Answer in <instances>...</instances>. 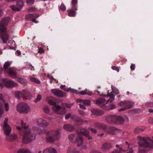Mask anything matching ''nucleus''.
Instances as JSON below:
<instances>
[{
  "instance_id": "obj_1",
  "label": "nucleus",
  "mask_w": 153,
  "mask_h": 153,
  "mask_svg": "<svg viewBox=\"0 0 153 153\" xmlns=\"http://www.w3.org/2000/svg\"><path fill=\"white\" fill-rule=\"evenodd\" d=\"M21 127L17 126L16 128L20 131V133L23 132L22 142L24 144H28L34 140L36 137L35 134L31 131L28 129V126L22 121L21 122Z\"/></svg>"
},
{
  "instance_id": "obj_2",
  "label": "nucleus",
  "mask_w": 153,
  "mask_h": 153,
  "mask_svg": "<svg viewBox=\"0 0 153 153\" xmlns=\"http://www.w3.org/2000/svg\"><path fill=\"white\" fill-rule=\"evenodd\" d=\"M45 134L46 142L51 144L57 141L60 137V130L59 129L47 131Z\"/></svg>"
},
{
  "instance_id": "obj_3",
  "label": "nucleus",
  "mask_w": 153,
  "mask_h": 153,
  "mask_svg": "<svg viewBox=\"0 0 153 153\" xmlns=\"http://www.w3.org/2000/svg\"><path fill=\"white\" fill-rule=\"evenodd\" d=\"M10 18L9 17L4 18L1 20L0 25V36L2 37L4 43H5L9 39V36L7 34L6 26L8 25Z\"/></svg>"
},
{
  "instance_id": "obj_4",
  "label": "nucleus",
  "mask_w": 153,
  "mask_h": 153,
  "mask_svg": "<svg viewBox=\"0 0 153 153\" xmlns=\"http://www.w3.org/2000/svg\"><path fill=\"white\" fill-rule=\"evenodd\" d=\"M138 140L137 144L140 146L149 149H153V137H137Z\"/></svg>"
},
{
  "instance_id": "obj_5",
  "label": "nucleus",
  "mask_w": 153,
  "mask_h": 153,
  "mask_svg": "<svg viewBox=\"0 0 153 153\" xmlns=\"http://www.w3.org/2000/svg\"><path fill=\"white\" fill-rule=\"evenodd\" d=\"M16 109L20 114H27L30 110V106L25 102L19 103L16 106Z\"/></svg>"
},
{
  "instance_id": "obj_6",
  "label": "nucleus",
  "mask_w": 153,
  "mask_h": 153,
  "mask_svg": "<svg viewBox=\"0 0 153 153\" xmlns=\"http://www.w3.org/2000/svg\"><path fill=\"white\" fill-rule=\"evenodd\" d=\"M18 85L17 83L13 81L6 78H0V88H2L4 86L7 87H12L17 86Z\"/></svg>"
},
{
  "instance_id": "obj_7",
  "label": "nucleus",
  "mask_w": 153,
  "mask_h": 153,
  "mask_svg": "<svg viewBox=\"0 0 153 153\" xmlns=\"http://www.w3.org/2000/svg\"><path fill=\"white\" fill-rule=\"evenodd\" d=\"M84 140L82 136L77 135V136L74 143L76 144L78 147H81V148L82 149H85L86 148L85 145H83Z\"/></svg>"
},
{
  "instance_id": "obj_8",
  "label": "nucleus",
  "mask_w": 153,
  "mask_h": 153,
  "mask_svg": "<svg viewBox=\"0 0 153 153\" xmlns=\"http://www.w3.org/2000/svg\"><path fill=\"white\" fill-rule=\"evenodd\" d=\"M52 111L59 114H64L66 113V111L65 108L59 105H55L52 108Z\"/></svg>"
},
{
  "instance_id": "obj_9",
  "label": "nucleus",
  "mask_w": 153,
  "mask_h": 153,
  "mask_svg": "<svg viewBox=\"0 0 153 153\" xmlns=\"http://www.w3.org/2000/svg\"><path fill=\"white\" fill-rule=\"evenodd\" d=\"M8 118H6L3 126L4 133L6 135L10 134L12 130L11 128L8 124Z\"/></svg>"
},
{
  "instance_id": "obj_10",
  "label": "nucleus",
  "mask_w": 153,
  "mask_h": 153,
  "mask_svg": "<svg viewBox=\"0 0 153 153\" xmlns=\"http://www.w3.org/2000/svg\"><path fill=\"white\" fill-rule=\"evenodd\" d=\"M12 62L11 61H7L3 65V68H0V75L2 73L3 71L6 73H8L10 70L12 69L10 66L12 64Z\"/></svg>"
},
{
  "instance_id": "obj_11",
  "label": "nucleus",
  "mask_w": 153,
  "mask_h": 153,
  "mask_svg": "<svg viewBox=\"0 0 153 153\" xmlns=\"http://www.w3.org/2000/svg\"><path fill=\"white\" fill-rule=\"evenodd\" d=\"M51 92L54 95L60 97H63L66 96V93L65 92L57 89H53L51 90Z\"/></svg>"
},
{
  "instance_id": "obj_12",
  "label": "nucleus",
  "mask_w": 153,
  "mask_h": 153,
  "mask_svg": "<svg viewBox=\"0 0 153 153\" xmlns=\"http://www.w3.org/2000/svg\"><path fill=\"white\" fill-rule=\"evenodd\" d=\"M117 115H109L105 118L106 121L110 124H116Z\"/></svg>"
},
{
  "instance_id": "obj_13",
  "label": "nucleus",
  "mask_w": 153,
  "mask_h": 153,
  "mask_svg": "<svg viewBox=\"0 0 153 153\" xmlns=\"http://www.w3.org/2000/svg\"><path fill=\"white\" fill-rule=\"evenodd\" d=\"M24 5L23 2L22 1H19L17 3L16 6L14 5H12L10 7L13 10L15 11H19L20 10Z\"/></svg>"
},
{
  "instance_id": "obj_14",
  "label": "nucleus",
  "mask_w": 153,
  "mask_h": 153,
  "mask_svg": "<svg viewBox=\"0 0 153 153\" xmlns=\"http://www.w3.org/2000/svg\"><path fill=\"white\" fill-rule=\"evenodd\" d=\"M36 122L37 125L41 127H47L49 125L48 123L46 120L41 118L37 120Z\"/></svg>"
},
{
  "instance_id": "obj_15",
  "label": "nucleus",
  "mask_w": 153,
  "mask_h": 153,
  "mask_svg": "<svg viewBox=\"0 0 153 153\" xmlns=\"http://www.w3.org/2000/svg\"><path fill=\"white\" fill-rule=\"evenodd\" d=\"M118 105L122 107H128L131 108V107L133 105L134 102L132 101L126 100L121 101L118 104Z\"/></svg>"
},
{
  "instance_id": "obj_16",
  "label": "nucleus",
  "mask_w": 153,
  "mask_h": 153,
  "mask_svg": "<svg viewBox=\"0 0 153 153\" xmlns=\"http://www.w3.org/2000/svg\"><path fill=\"white\" fill-rule=\"evenodd\" d=\"M117 119L116 124H122L124 123L125 121L127 122L129 121L128 118L126 116L121 117L120 116H117Z\"/></svg>"
},
{
  "instance_id": "obj_17",
  "label": "nucleus",
  "mask_w": 153,
  "mask_h": 153,
  "mask_svg": "<svg viewBox=\"0 0 153 153\" xmlns=\"http://www.w3.org/2000/svg\"><path fill=\"white\" fill-rule=\"evenodd\" d=\"M108 102H106L104 98H100L98 99L95 101V103L97 105H100L101 107L104 108L105 107L106 104H107Z\"/></svg>"
},
{
  "instance_id": "obj_18",
  "label": "nucleus",
  "mask_w": 153,
  "mask_h": 153,
  "mask_svg": "<svg viewBox=\"0 0 153 153\" xmlns=\"http://www.w3.org/2000/svg\"><path fill=\"white\" fill-rule=\"evenodd\" d=\"M22 91L23 99L25 100L30 99L32 98V95L29 91L26 89H25Z\"/></svg>"
},
{
  "instance_id": "obj_19",
  "label": "nucleus",
  "mask_w": 153,
  "mask_h": 153,
  "mask_svg": "<svg viewBox=\"0 0 153 153\" xmlns=\"http://www.w3.org/2000/svg\"><path fill=\"white\" fill-rule=\"evenodd\" d=\"M17 138V135L15 134H12L10 135H7L6 139L9 142H12L16 139Z\"/></svg>"
},
{
  "instance_id": "obj_20",
  "label": "nucleus",
  "mask_w": 153,
  "mask_h": 153,
  "mask_svg": "<svg viewBox=\"0 0 153 153\" xmlns=\"http://www.w3.org/2000/svg\"><path fill=\"white\" fill-rule=\"evenodd\" d=\"M111 148L112 146L111 143H105L102 145L101 149L103 151H106L110 149Z\"/></svg>"
},
{
  "instance_id": "obj_21",
  "label": "nucleus",
  "mask_w": 153,
  "mask_h": 153,
  "mask_svg": "<svg viewBox=\"0 0 153 153\" xmlns=\"http://www.w3.org/2000/svg\"><path fill=\"white\" fill-rule=\"evenodd\" d=\"M90 133L89 131L87 129L85 128H81L80 130H78L76 131L78 134H82L85 136H86Z\"/></svg>"
},
{
  "instance_id": "obj_22",
  "label": "nucleus",
  "mask_w": 153,
  "mask_h": 153,
  "mask_svg": "<svg viewBox=\"0 0 153 153\" xmlns=\"http://www.w3.org/2000/svg\"><path fill=\"white\" fill-rule=\"evenodd\" d=\"M94 126L96 128H99L100 129L106 131L108 128L106 125L100 123H95L94 124Z\"/></svg>"
},
{
  "instance_id": "obj_23",
  "label": "nucleus",
  "mask_w": 153,
  "mask_h": 153,
  "mask_svg": "<svg viewBox=\"0 0 153 153\" xmlns=\"http://www.w3.org/2000/svg\"><path fill=\"white\" fill-rule=\"evenodd\" d=\"M43 153H57V152L56 150L53 148H48L44 149Z\"/></svg>"
},
{
  "instance_id": "obj_24",
  "label": "nucleus",
  "mask_w": 153,
  "mask_h": 153,
  "mask_svg": "<svg viewBox=\"0 0 153 153\" xmlns=\"http://www.w3.org/2000/svg\"><path fill=\"white\" fill-rule=\"evenodd\" d=\"M63 128L66 131H71L74 129V127L72 125L69 124H65L63 126Z\"/></svg>"
},
{
  "instance_id": "obj_25",
  "label": "nucleus",
  "mask_w": 153,
  "mask_h": 153,
  "mask_svg": "<svg viewBox=\"0 0 153 153\" xmlns=\"http://www.w3.org/2000/svg\"><path fill=\"white\" fill-rule=\"evenodd\" d=\"M117 130V129L115 128L112 126H110L107 128L106 131L110 134H114Z\"/></svg>"
},
{
  "instance_id": "obj_26",
  "label": "nucleus",
  "mask_w": 153,
  "mask_h": 153,
  "mask_svg": "<svg viewBox=\"0 0 153 153\" xmlns=\"http://www.w3.org/2000/svg\"><path fill=\"white\" fill-rule=\"evenodd\" d=\"M77 136V135L72 134H70L68 136V139L70 142L74 143Z\"/></svg>"
},
{
  "instance_id": "obj_27",
  "label": "nucleus",
  "mask_w": 153,
  "mask_h": 153,
  "mask_svg": "<svg viewBox=\"0 0 153 153\" xmlns=\"http://www.w3.org/2000/svg\"><path fill=\"white\" fill-rule=\"evenodd\" d=\"M65 85H62L60 86V88L62 89H64V91L67 92H69L71 93H76L77 91V90L70 88H65Z\"/></svg>"
},
{
  "instance_id": "obj_28",
  "label": "nucleus",
  "mask_w": 153,
  "mask_h": 153,
  "mask_svg": "<svg viewBox=\"0 0 153 153\" xmlns=\"http://www.w3.org/2000/svg\"><path fill=\"white\" fill-rule=\"evenodd\" d=\"M103 96L105 97H109L110 99L107 100V102H109L110 101L111 102L113 101L114 100V97L115 96L112 93H109L108 92L107 93V95L106 96L105 95H102Z\"/></svg>"
},
{
  "instance_id": "obj_29",
  "label": "nucleus",
  "mask_w": 153,
  "mask_h": 153,
  "mask_svg": "<svg viewBox=\"0 0 153 153\" xmlns=\"http://www.w3.org/2000/svg\"><path fill=\"white\" fill-rule=\"evenodd\" d=\"M17 153H32L30 151L29 149L23 148L19 149L17 151Z\"/></svg>"
},
{
  "instance_id": "obj_30",
  "label": "nucleus",
  "mask_w": 153,
  "mask_h": 153,
  "mask_svg": "<svg viewBox=\"0 0 153 153\" xmlns=\"http://www.w3.org/2000/svg\"><path fill=\"white\" fill-rule=\"evenodd\" d=\"M16 97L19 100L21 99L22 97L23 98V91H16L15 94Z\"/></svg>"
},
{
  "instance_id": "obj_31",
  "label": "nucleus",
  "mask_w": 153,
  "mask_h": 153,
  "mask_svg": "<svg viewBox=\"0 0 153 153\" xmlns=\"http://www.w3.org/2000/svg\"><path fill=\"white\" fill-rule=\"evenodd\" d=\"M74 120L76 122L78 123L79 124L84 123L86 124H88L89 123V122L88 120H85L78 119Z\"/></svg>"
},
{
  "instance_id": "obj_32",
  "label": "nucleus",
  "mask_w": 153,
  "mask_h": 153,
  "mask_svg": "<svg viewBox=\"0 0 153 153\" xmlns=\"http://www.w3.org/2000/svg\"><path fill=\"white\" fill-rule=\"evenodd\" d=\"M73 10V9H70L68 10V15L71 17H74L76 16V10Z\"/></svg>"
},
{
  "instance_id": "obj_33",
  "label": "nucleus",
  "mask_w": 153,
  "mask_h": 153,
  "mask_svg": "<svg viewBox=\"0 0 153 153\" xmlns=\"http://www.w3.org/2000/svg\"><path fill=\"white\" fill-rule=\"evenodd\" d=\"M78 3L77 0H72V6L73 9L74 10H76L78 9V7L77 5Z\"/></svg>"
},
{
  "instance_id": "obj_34",
  "label": "nucleus",
  "mask_w": 153,
  "mask_h": 153,
  "mask_svg": "<svg viewBox=\"0 0 153 153\" xmlns=\"http://www.w3.org/2000/svg\"><path fill=\"white\" fill-rule=\"evenodd\" d=\"M145 128L143 127H138L136 128L134 130V132L135 133H140L144 131Z\"/></svg>"
},
{
  "instance_id": "obj_35",
  "label": "nucleus",
  "mask_w": 153,
  "mask_h": 153,
  "mask_svg": "<svg viewBox=\"0 0 153 153\" xmlns=\"http://www.w3.org/2000/svg\"><path fill=\"white\" fill-rule=\"evenodd\" d=\"M10 76L13 78H15L17 77V75L16 73H15L12 69L10 70L8 72Z\"/></svg>"
},
{
  "instance_id": "obj_36",
  "label": "nucleus",
  "mask_w": 153,
  "mask_h": 153,
  "mask_svg": "<svg viewBox=\"0 0 153 153\" xmlns=\"http://www.w3.org/2000/svg\"><path fill=\"white\" fill-rule=\"evenodd\" d=\"M79 94L82 95L87 94L89 96H91L93 94V93L90 91H89L87 90L82 91L79 92Z\"/></svg>"
},
{
  "instance_id": "obj_37",
  "label": "nucleus",
  "mask_w": 153,
  "mask_h": 153,
  "mask_svg": "<svg viewBox=\"0 0 153 153\" xmlns=\"http://www.w3.org/2000/svg\"><path fill=\"white\" fill-rule=\"evenodd\" d=\"M47 100L48 103L49 104L54 105V106L56 105V103L55 102V100L54 98L51 97L48 100V99Z\"/></svg>"
},
{
  "instance_id": "obj_38",
  "label": "nucleus",
  "mask_w": 153,
  "mask_h": 153,
  "mask_svg": "<svg viewBox=\"0 0 153 153\" xmlns=\"http://www.w3.org/2000/svg\"><path fill=\"white\" fill-rule=\"evenodd\" d=\"M17 80L24 86H25L27 85V82L25 79L21 78H18Z\"/></svg>"
},
{
  "instance_id": "obj_39",
  "label": "nucleus",
  "mask_w": 153,
  "mask_h": 153,
  "mask_svg": "<svg viewBox=\"0 0 153 153\" xmlns=\"http://www.w3.org/2000/svg\"><path fill=\"white\" fill-rule=\"evenodd\" d=\"M125 143L128 147L127 149L128 150V152H127V153H134V150L132 148L130 147V145L128 142L126 141L125 142Z\"/></svg>"
},
{
  "instance_id": "obj_40",
  "label": "nucleus",
  "mask_w": 153,
  "mask_h": 153,
  "mask_svg": "<svg viewBox=\"0 0 153 153\" xmlns=\"http://www.w3.org/2000/svg\"><path fill=\"white\" fill-rule=\"evenodd\" d=\"M140 111L141 110L140 109H136L130 111V113L133 114H138L140 113Z\"/></svg>"
},
{
  "instance_id": "obj_41",
  "label": "nucleus",
  "mask_w": 153,
  "mask_h": 153,
  "mask_svg": "<svg viewBox=\"0 0 153 153\" xmlns=\"http://www.w3.org/2000/svg\"><path fill=\"white\" fill-rule=\"evenodd\" d=\"M111 89L112 92L115 93L116 94H119V92L118 89L115 87L114 85H112L111 86Z\"/></svg>"
},
{
  "instance_id": "obj_42",
  "label": "nucleus",
  "mask_w": 153,
  "mask_h": 153,
  "mask_svg": "<svg viewBox=\"0 0 153 153\" xmlns=\"http://www.w3.org/2000/svg\"><path fill=\"white\" fill-rule=\"evenodd\" d=\"M30 80L33 82H34L37 84H39L40 83V81L38 79L33 77H30Z\"/></svg>"
},
{
  "instance_id": "obj_43",
  "label": "nucleus",
  "mask_w": 153,
  "mask_h": 153,
  "mask_svg": "<svg viewBox=\"0 0 153 153\" xmlns=\"http://www.w3.org/2000/svg\"><path fill=\"white\" fill-rule=\"evenodd\" d=\"M47 131L48 130L45 129L42 130L40 128H39L36 132L38 134L42 135L43 134H44V132H45H45Z\"/></svg>"
},
{
  "instance_id": "obj_44",
  "label": "nucleus",
  "mask_w": 153,
  "mask_h": 153,
  "mask_svg": "<svg viewBox=\"0 0 153 153\" xmlns=\"http://www.w3.org/2000/svg\"><path fill=\"white\" fill-rule=\"evenodd\" d=\"M44 111L47 114H49L50 112V110L48 107L47 106H45L43 108Z\"/></svg>"
},
{
  "instance_id": "obj_45",
  "label": "nucleus",
  "mask_w": 153,
  "mask_h": 153,
  "mask_svg": "<svg viewBox=\"0 0 153 153\" xmlns=\"http://www.w3.org/2000/svg\"><path fill=\"white\" fill-rule=\"evenodd\" d=\"M82 103L85 105L88 106L91 104V101L89 100H83Z\"/></svg>"
},
{
  "instance_id": "obj_46",
  "label": "nucleus",
  "mask_w": 153,
  "mask_h": 153,
  "mask_svg": "<svg viewBox=\"0 0 153 153\" xmlns=\"http://www.w3.org/2000/svg\"><path fill=\"white\" fill-rule=\"evenodd\" d=\"M25 19L28 20H29L30 19H33V14H30L27 15L25 16Z\"/></svg>"
},
{
  "instance_id": "obj_47",
  "label": "nucleus",
  "mask_w": 153,
  "mask_h": 153,
  "mask_svg": "<svg viewBox=\"0 0 153 153\" xmlns=\"http://www.w3.org/2000/svg\"><path fill=\"white\" fill-rule=\"evenodd\" d=\"M91 112L93 115L96 116L98 115V111L96 109H93L91 110Z\"/></svg>"
},
{
  "instance_id": "obj_48",
  "label": "nucleus",
  "mask_w": 153,
  "mask_h": 153,
  "mask_svg": "<svg viewBox=\"0 0 153 153\" xmlns=\"http://www.w3.org/2000/svg\"><path fill=\"white\" fill-rule=\"evenodd\" d=\"M27 10L29 12H32L36 10V8L34 7H31L28 8Z\"/></svg>"
},
{
  "instance_id": "obj_49",
  "label": "nucleus",
  "mask_w": 153,
  "mask_h": 153,
  "mask_svg": "<svg viewBox=\"0 0 153 153\" xmlns=\"http://www.w3.org/2000/svg\"><path fill=\"white\" fill-rule=\"evenodd\" d=\"M78 111L79 114L83 117H85L87 115L86 113L84 111L81 110H79Z\"/></svg>"
},
{
  "instance_id": "obj_50",
  "label": "nucleus",
  "mask_w": 153,
  "mask_h": 153,
  "mask_svg": "<svg viewBox=\"0 0 153 153\" xmlns=\"http://www.w3.org/2000/svg\"><path fill=\"white\" fill-rule=\"evenodd\" d=\"M41 99L42 97L41 95L39 94L38 95L36 100H35L34 102H37L39 101Z\"/></svg>"
},
{
  "instance_id": "obj_51",
  "label": "nucleus",
  "mask_w": 153,
  "mask_h": 153,
  "mask_svg": "<svg viewBox=\"0 0 153 153\" xmlns=\"http://www.w3.org/2000/svg\"><path fill=\"white\" fill-rule=\"evenodd\" d=\"M145 105L148 107H153V102L146 103Z\"/></svg>"
},
{
  "instance_id": "obj_52",
  "label": "nucleus",
  "mask_w": 153,
  "mask_h": 153,
  "mask_svg": "<svg viewBox=\"0 0 153 153\" xmlns=\"http://www.w3.org/2000/svg\"><path fill=\"white\" fill-rule=\"evenodd\" d=\"M59 9L60 10L64 11L66 10V8L64 4H62L59 7Z\"/></svg>"
},
{
  "instance_id": "obj_53",
  "label": "nucleus",
  "mask_w": 153,
  "mask_h": 153,
  "mask_svg": "<svg viewBox=\"0 0 153 153\" xmlns=\"http://www.w3.org/2000/svg\"><path fill=\"white\" fill-rule=\"evenodd\" d=\"M27 3L29 5L33 4L34 2V0H26Z\"/></svg>"
},
{
  "instance_id": "obj_54",
  "label": "nucleus",
  "mask_w": 153,
  "mask_h": 153,
  "mask_svg": "<svg viewBox=\"0 0 153 153\" xmlns=\"http://www.w3.org/2000/svg\"><path fill=\"white\" fill-rule=\"evenodd\" d=\"M4 111L3 106L0 105V118L1 117L2 114L4 113Z\"/></svg>"
},
{
  "instance_id": "obj_55",
  "label": "nucleus",
  "mask_w": 153,
  "mask_h": 153,
  "mask_svg": "<svg viewBox=\"0 0 153 153\" xmlns=\"http://www.w3.org/2000/svg\"><path fill=\"white\" fill-rule=\"evenodd\" d=\"M88 129L91 130L92 133L94 134L97 133V131L96 129L91 128V127H89Z\"/></svg>"
},
{
  "instance_id": "obj_56",
  "label": "nucleus",
  "mask_w": 153,
  "mask_h": 153,
  "mask_svg": "<svg viewBox=\"0 0 153 153\" xmlns=\"http://www.w3.org/2000/svg\"><path fill=\"white\" fill-rule=\"evenodd\" d=\"M4 108L6 111H7L9 110V105L8 103H5L4 104Z\"/></svg>"
},
{
  "instance_id": "obj_57",
  "label": "nucleus",
  "mask_w": 153,
  "mask_h": 153,
  "mask_svg": "<svg viewBox=\"0 0 153 153\" xmlns=\"http://www.w3.org/2000/svg\"><path fill=\"white\" fill-rule=\"evenodd\" d=\"M137 153H148V152L146 150L142 149L139 150Z\"/></svg>"
},
{
  "instance_id": "obj_58",
  "label": "nucleus",
  "mask_w": 153,
  "mask_h": 153,
  "mask_svg": "<svg viewBox=\"0 0 153 153\" xmlns=\"http://www.w3.org/2000/svg\"><path fill=\"white\" fill-rule=\"evenodd\" d=\"M128 107H124L123 108H121L119 109V111H124L126 110L127 109H130V108H128Z\"/></svg>"
},
{
  "instance_id": "obj_59",
  "label": "nucleus",
  "mask_w": 153,
  "mask_h": 153,
  "mask_svg": "<svg viewBox=\"0 0 153 153\" xmlns=\"http://www.w3.org/2000/svg\"><path fill=\"white\" fill-rule=\"evenodd\" d=\"M119 151L120 152H125L126 151L128 150V149H124L122 146H121L119 149Z\"/></svg>"
},
{
  "instance_id": "obj_60",
  "label": "nucleus",
  "mask_w": 153,
  "mask_h": 153,
  "mask_svg": "<svg viewBox=\"0 0 153 153\" xmlns=\"http://www.w3.org/2000/svg\"><path fill=\"white\" fill-rule=\"evenodd\" d=\"M85 137L89 140H91L92 139V137L90 134V133H89V134H88L87 135L85 136Z\"/></svg>"
},
{
  "instance_id": "obj_61",
  "label": "nucleus",
  "mask_w": 153,
  "mask_h": 153,
  "mask_svg": "<svg viewBox=\"0 0 153 153\" xmlns=\"http://www.w3.org/2000/svg\"><path fill=\"white\" fill-rule=\"evenodd\" d=\"M112 69L113 70L117 71V72H119V69L118 67L113 66L111 67Z\"/></svg>"
},
{
  "instance_id": "obj_62",
  "label": "nucleus",
  "mask_w": 153,
  "mask_h": 153,
  "mask_svg": "<svg viewBox=\"0 0 153 153\" xmlns=\"http://www.w3.org/2000/svg\"><path fill=\"white\" fill-rule=\"evenodd\" d=\"M38 52L40 54H42L44 53V51L42 48H40L39 49Z\"/></svg>"
},
{
  "instance_id": "obj_63",
  "label": "nucleus",
  "mask_w": 153,
  "mask_h": 153,
  "mask_svg": "<svg viewBox=\"0 0 153 153\" xmlns=\"http://www.w3.org/2000/svg\"><path fill=\"white\" fill-rule=\"evenodd\" d=\"M39 128L37 126H33L32 128V130L34 131L37 132Z\"/></svg>"
},
{
  "instance_id": "obj_64",
  "label": "nucleus",
  "mask_w": 153,
  "mask_h": 153,
  "mask_svg": "<svg viewBox=\"0 0 153 153\" xmlns=\"http://www.w3.org/2000/svg\"><path fill=\"white\" fill-rule=\"evenodd\" d=\"M90 153H102L101 152H99L98 151L94 149L92 150L91 152Z\"/></svg>"
}]
</instances>
